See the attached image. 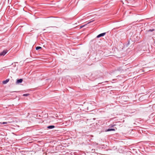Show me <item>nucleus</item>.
<instances>
[{
  "mask_svg": "<svg viewBox=\"0 0 155 155\" xmlns=\"http://www.w3.org/2000/svg\"><path fill=\"white\" fill-rule=\"evenodd\" d=\"M8 52L7 50H3L2 52L0 53V56H4Z\"/></svg>",
  "mask_w": 155,
  "mask_h": 155,
  "instance_id": "f257e3e1",
  "label": "nucleus"
},
{
  "mask_svg": "<svg viewBox=\"0 0 155 155\" xmlns=\"http://www.w3.org/2000/svg\"><path fill=\"white\" fill-rule=\"evenodd\" d=\"M106 33L104 32L98 35L97 36V38H98L104 36L105 34Z\"/></svg>",
  "mask_w": 155,
  "mask_h": 155,
  "instance_id": "f03ea898",
  "label": "nucleus"
},
{
  "mask_svg": "<svg viewBox=\"0 0 155 155\" xmlns=\"http://www.w3.org/2000/svg\"><path fill=\"white\" fill-rule=\"evenodd\" d=\"M23 81V79H17V80L16 83L17 84H19L21 83Z\"/></svg>",
  "mask_w": 155,
  "mask_h": 155,
  "instance_id": "7ed1b4c3",
  "label": "nucleus"
},
{
  "mask_svg": "<svg viewBox=\"0 0 155 155\" xmlns=\"http://www.w3.org/2000/svg\"><path fill=\"white\" fill-rule=\"evenodd\" d=\"M94 21V20H92L91 21H89V22H88V23H87V24H86L85 25H81V26H80V28H83V27H84L85 26L87 25V24H89V23H91V22Z\"/></svg>",
  "mask_w": 155,
  "mask_h": 155,
  "instance_id": "20e7f679",
  "label": "nucleus"
},
{
  "mask_svg": "<svg viewBox=\"0 0 155 155\" xmlns=\"http://www.w3.org/2000/svg\"><path fill=\"white\" fill-rule=\"evenodd\" d=\"M55 126L54 125H50L47 127V128L48 129H52Z\"/></svg>",
  "mask_w": 155,
  "mask_h": 155,
  "instance_id": "39448f33",
  "label": "nucleus"
},
{
  "mask_svg": "<svg viewBox=\"0 0 155 155\" xmlns=\"http://www.w3.org/2000/svg\"><path fill=\"white\" fill-rule=\"evenodd\" d=\"M115 129L114 128L108 129L106 130V131L108 132L112 131H115Z\"/></svg>",
  "mask_w": 155,
  "mask_h": 155,
  "instance_id": "423d86ee",
  "label": "nucleus"
},
{
  "mask_svg": "<svg viewBox=\"0 0 155 155\" xmlns=\"http://www.w3.org/2000/svg\"><path fill=\"white\" fill-rule=\"evenodd\" d=\"M9 79H7L3 81V83L4 84H6L9 81Z\"/></svg>",
  "mask_w": 155,
  "mask_h": 155,
  "instance_id": "0eeeda50",
  "label": "nucleus"
},
{
  "mask_svg": "<svg viewBox=\"0 0 155 155\" xmlns=\"http://www.w3.org/2000/svg\"><path fill=\"white\" fill-rule=\"evenodd\" d=\"M114 122L112 124H110L109 125L110 127H113L114 126H117V124H115Z\"/></svg>",
  "mask_w": 155,
  "mask_h": 155,
  "instance_id": "6e6552de",
  "label": "nucleus"
},
{
  "mask_svg": "<svg viewBox=\"0 0 155 155\" xmlns=\"http://www.w3.org/2000/svg\"><path fill=\"white\" fill-rule=\"evenodd\" d=\"M114 124H117V125H119V126H120V125L121 124V122H120V121H117V122H114Z\"/></svg>",
  "mask_w": 155,
  "mask_h": 155,
  "instance_id": "1a4fd4ad",
  "label": "nucleus"
},
{
  "mask_svg": "<svg viewBox=\"0 0 155 155\" xmlns=\"http://www.w3.org/2000/svg\"><path fill=\"white\" fill-rule=\"evenodd\" d=\"M41 47L39 46H37L36 48V50H38L40 49H41Z\"/></svg>",
  "mask_w": 155,
  "mask_h": 155,
  "instance_id": "9d476101",
  "label": "nucleus"
},
{
  "mask_svg": "<svg viewBox=\"0 0 155 155\" xmlns=\"http://www.w3.org/2000/svg\"><path fill=\"white\" fill-rule=\"evenodd\" d=\"M29 94H24L23 95V96H27L28 95H29Z\"/></svg>",
  "mask_w": 155,
  "mask_h": 155,
  "instance_id": "9b49d317",
  "label": "nucleus"
},
{
  "mask_svg": "<svg viewBox=\"0 0 155 155\" xmlns=\"http://www.w3.org/2000/svg\"><path fill=\"white\" fill-rule=\"evenodd\" d=\"M7 123V122H0V124H6Z\"/></svg>",
  "mask_w": 155,
  "mask_h": 155,
  "instance_id": "f8f14e48",
  "label": "nucleus"
},
{
  "mask_svg": "<svg viewBox=\"0 0 155 155\" xmlns=\"http://www.w3.org/2000/svg\"><path fill=\"white\" fill-rule=\"evenodd\" d=\"M154 29H150L149 30H148V31H150V32H152V31H154Z\"/></svg>",
  "mask_w": 155,
  "mask_h": 155,
  "instance_id": "ddd939ff",
  "label": "nucleus"
},
{
  "mask_svg": "<svg viewBox=\"0 0 155 155\" xmlns=\"http://www.w3.org/2000/svg\"><path fill=\"white\" fill-rule=\"evenodd\" d=\"M2 70V69H0V71H1V70Z\"/></svg>",
  "mask_w": 155,
  "mask_h": 155,
  "instance_id": "4468645a",
  "label": "nucleus"
},
{
  "mask_svg": "<svg viewBox=\"0 0 155 155\" xmlns=\"http://www.w3.org/2000/svg\"><path fill=\"white\" fill-rule=\"evenodd\" d=\"M68 78H69V76H68Z\"/></svg>",
  "mask_w": 155,
  "mask_h": 155,
  "instance_id": "2eb2a0df",
  "label": "nucleus"
}]
</instances>
